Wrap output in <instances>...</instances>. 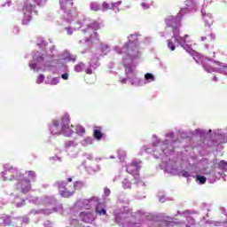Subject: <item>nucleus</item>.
Here are the masks:
<instances>
[{
  "label": "nucleus",
  "instance_id": "f257e3e1",
  "mask_svg": "<svg viewBox=\"0 0 227 227\" xmlns=\"http://www.w3.org/2000/svg\"><path fill=\"white\" fill-rule=\"evenodd\" d=\"M72 181L73 179L69 177L67 181H59L57 183L59 193L62 198H71L75 194L79 182H75L74 184H68Z\"/></svg>",
  "mask_w": 227,
  "mask_h": 227
},
{
  "label": "nucleus",
  "instance_id": "f03ea898",
  "mask_svg": "<svg viewBox=\"0 0 227 227\" xmlns=\"http://www.w3.org/2000/svg\"><path fill=\"white\" fill-rule=\"evenodd\" d=\"M141 169V160H133L127 166V171L133 176V184H139L141 178L139 177V171Z\"/></svg>",
  "mask_w": 227,
  "mask_h": 227
},
{
  "label": "nucleus",
  "instance_id": "7ed1b4c3",
  "mask_svg": "<svg viewBox=\"0 0 227 227\" xmlns=\"http://www.w3.org/2000/svg\"><path fill=\"white\" fill-rule=\"evenodd\" d=\"M60 134H63V136H66V137H70V136H72V134H74V130L72 129H70V116L69 115H64L62 117Z\"/></svg>",
  "mask_w": 227,
  "mask_h": 227
},
{
  "label": "nucleus",
  "instance_id": "20e7f679",
  "mask_svg": "<svg viewBox=\"0 0 227 227\" xmlns=\"http://www.w3.org/2000/svg\"><path fill=\"white\" fill-rule=\"evenodd\" d=\"M5 170L4 172V180L12 181L15 179V176L19 175V171H17V168H14L13 167L8 168V166H4Z\"/></svg>",
  "mask_w": 227,
  "mask_h": 227
},
{
  "label": "nucleus",
  "instance_id": "39448f33",
  "mask_svg": "<svg viewBox=\"0 0 227 227\" xmlns=\"http://www.w3.org/2000/svg\"><path fill=\"white\" fill-rule=\"evenodd\" d=\"M16 189L20 190L23 194L31 191V182L27 179L21 180L17 185Z\"/></svg>",
  "mask_w": 227,
  "mask_h": 227
},
{
  "label": "nucleus",
  "instance_id": "423d86ee",
  "mask_svg": "<svg viewBox=\"0 0 227 227\" xmlns=\"http://www.w3.org/2000/svg\"><path fill=\"white\" fill-rule=\"evenodd\" d=\"M92 27L94 29L93 32L89 35V37L85 38V42L87 43L91 42L93 38H96V40H100V36L98 35V33H97V29H100V25L98 22L92 23Z\"/></svg>",
  "mask_w": 227,
  "mask_h": 227
},
{
  "label": "nucleus",
  "instance_id": "0eeeda50",
  "mask_svg": "<svg viewBox=\"0 0 227 227\" xmlns=\"http://www.w3.org/2000/svg\"><path fill=\"white\" fill-rule=\"evenodd\" d=\"M60 5L65 13H67V15H72V10L74 9V3L69 2L67 0H62L60 2Z\"/></svg>",
  "mask_w": 227,
  "mask_h": 227
},
{
  "label": "nucleus",
  "instance_id": "6e6552de",
  "mask_svg": "<svg viewBox=\"0 0 227 227\" xmlns=\"http://www.w3.org/2000/svg\"><path fill=\"white\" fill-rule=\"evenodd\" d=\"M26 10L28 11V14H25L22 24L23 26H29V24H31V21L33 20V17L31 16V13L33 12V4L27 5Z\"/></svg>",
  "mask_w": 227,
  "mask_h": 227
},
{
  "label": "nucleus",
  "instance_id": "1a4fd4ad",
  "mask_svg": "<svg viewBox=\"0 0 227 227\" xmlns=\"http://www.w3.org/2000/svg\"><path fill=\"white\" fill-rule=\"evenodd\" d=\"M93 201L97 202V206H96V214H98V215H106V214H107V212L106 211V209L104 208H100V205L101 203L98 202V199L94 197L92 199H90V200L89 201V203L91 205V203H93Z\"/></svg>",
  "mask_w": 227,
  "mask_h": 227
},
{
  "label": "nucleus",
  "instance_id": "9d476101",
  "mask_svg": "<svg viewBox=\"0 0 227 227\" xmlns=\"http://www.w3.org/2000/svg\"><path fill=\"white\" fill-rule=\"evenodd\" d=\"M50 130L53 136L61 135V129H59V121H53V124L51 126Z\"/></svg>",
  "mask_w": 227,
  "mask_h": 227
},
{
  "label": "nucleus",
  "instance_id": "9b49d317",
  "mask_svg": "<svg viewBox=\"0 0 227 227\" xmlns=\"http://www.w3.org/2000/svg\"><path fill=\"white\" fill-rule=\"evenodd\" d=\"M202 20L206 27H210L214 24V20L212 19V14H203Z\"/></svg>",
  "mask_w": 227,
  "mask_h": 227
},
{
  "label": "nucleus",
  "instance_id": "f8f14e48",
  "mask_svg": "<svg viewBox=\"0 0 227 227\" xmlns=\"http://www.w3.org/2000/svg\"><path fill=\"white\" fill-rule=\"evenodd\" d=\"M132 183L134 184V179H129V178H125L123 181H122V187L124 189H130V187H132Z\"/></svg>",
  "mask_w": 227,
  "mask_h": 227
},
{
  "label": "nucleus",
  "instance_id": "ddd939ff",
  "mask_svg": "<svg viewBox=\"0 0 227 227\" xmlns=\"http://www.w3.org/2000/svg\"><path fill=\"white\" fill-rule=\"evenodd\" d=\"M86 68V65L82 62H80L79 64L74 66V71H76L78 74L82 72Z\"/></svg>",
  "mask_w": 227,
  "mask_h": 227
},
{
  "label": "nucleus",
  "instance_id": "4468645a",
  "mask_svg": "<svg viewBox=\"0 0 227 227\" xmlns=\"http://www.w3.org/2000/svg\"><path fill=\"white\" fill-rule=\"evenodd\" d=\"M104 134L102 133V131H100V129H94L93 131V137L95 139H97L98 141H100V139H102Z\"/></svg>",
  "mask_w": 227,
  "mask_h": 227
},
{
  "label": "nucleus",
  "instance_id": "2eb2a0df",
  "mask_svg": "<svg viewBox=\"0 0 227 227\" xmlns=\"http://www.w3.org/2000/svg\"><path fill=\"white\" fill-rule=\"evenodd\" d=\"M173 34L174 42H176V43H179V45L184 47V44L182 43V42H180V39H178V34H176V30H174Z\"/></svg>",
  "mask_w": 227,
  "mask_h": 227
},
{
  "label": "nucleus",
  "instance_id": "dca6fc26",
  "mask_svg": "<svg viewBox=\"0 0 227 227\" xmlns=\"http://www.w3.org/2000/svg\"><path fill=\"white\" fill-rule=\"evenodd\" d=\"M218 168H219V169H222L223 171H226L227 170V162L224 160H221L218 163Z\"/></svg>",
  "mask_w": 227,
  "mask_h": 227
},
{
  "label": "nucleus",
  "instance_id": "f3484780",
  "mask_svg": "<svg viewBox=\"0 0 227 227\" xmlns=\"http://www.w3.org/2000/svg\"><path fill=\"white\" fill-rule=\"evenodd\" d=\"M90 9L93 11V12H98V10H100V4H97V3H92L90 4Z\"/></svg>",
  "mask_w": 227,
  "mask_h": 227
},
{
  "label": "nucleus",
  "instance_id": "a211bd4d",
  "mask_svg": "<svg viewBox=\"0 0 227 227\" xmlns=\"http://www.w3.org/2000/svg\"><path fill=\"white\" fill-rule=\"evenodd\" d=\"M145 79L146 81H155V76H153V74H152V73H147L145 74Z\"/></svg>",
  "mask_w": 227,
  "mask_h": 227
},
{
  "label": "nucleus",
  "instance_id": "6ab92c4d",
  "mask_svg": "<svg viewBox=\"0 0 227 227\" xmlns=\"http://www.w3.org/2000/svg\"><path fill=\"white\" fill-rule=\"evenodd\" d=\"M197 180L200 182V184H207V177L204 176H197Z\"/></svg>",
  "mask_w": 227,
  "mask_h": 227
},
{
  "label": "nucleus",
  "instance_id": "aec40b11",
  "mask_svg": "<svg viewBox=\"0 0 227 227\" xmlns=\"http://www.w3.org/2000/svg\"><path fill=\"white\" fill-rule=\"evenodd\" d=\"M167 43H168V49H170V51H175L176 49V47L175 46V43H173V42H171V40H168Z\"/></svg>",
  "mask_w": 227,
  "mask_h": 227
},
{
  "label": "nucleus",
  "instance_id": "412c9836",
  "mask_svg": "<svg viewBox=\"0 0 227 227\" xmlns=\"http://www.w3.org/2000/svg\"><path fill=\"white\" fill-rule=\"evenodd\" d=\"M86 132V129L82 126H78L76 128V134H84Z\"/></svg>",
  "mask_w": 227,
  "mask_h": 227
},
{
  "label": "nucleus",
  "instance_id": "4be33fe9",
  "mask_svg": "<svg viewBox=\"0 0 227 227\" xmlns=\"http://www.w3.org/2000/svg\"><path fill=\"white\" fill-rule=\"evenodd\" d=\"M187 38H189V35H185L184 36H180L179 41L184 45V43H187Z\"/></svg>",
  "mask_w": 227,
  "mask_h": 227
},
{
  "label": "nucleus",
  "instance_id": "5701e85b",
  "mask_svg": "<svg viewBox=\"0 0 227 227\" xmlns=\"http://www.w3.org/2000/svg\"><path fill=\"white\" fill-rule=\"evenodd\" d=\"M27 175L32 180H34V178H36V173H35V171L33 170H28Z\"/></svg>",
  "mask_w": 227,
  "mask_h": 227
},
{
  "label": "nucleus",
  "instance_id": "b1692460",
  "mask_svg": "<svg viewBox=\"0 0 227 227\" xmlns=\"http://www.w3.org/2000/svg\"><path fill=\"white\" fill-rule=\"evenodd\" d=\"M43 79H45V78L43 77V74H40V75L37 77L36 83H37V84H42V82H43Z\"/></svg>",
  "mask_w": 227,
  "mask_h": 227
},
{
  "label": "nucleus",
  "instance_id": "393cba45",
  "mask_svg": "<svg viewBox=\"0 0 227 227\" xmlns=\"http://www.w3.org/2000/svg\"><path fill=\"white\" fill-rule=\"evenodd\" d=\"M182 176L184 177V178H189V176H191V174H189L187 171L185 170H183L182 171Z\"/></svg>",
  "mask_w": 227,
  "mask_h": 227
},
{
  "label": "nucleus",
  "instance_id": "a878e982",
  "mask_svg": "<svg viewBox=\"0 0 227 227\" xmlns=\"http://www.w3.org/2000/svg\"><path fill=\"white\" fill-rule=\"evenodd\" d=\"M85 74H87L88 75H91V74H93V70H91V67H87L85 69Z\"/></svg>",
  "mask_w": 227,
  "mask_h": 227
},
{
  "label": "nucleus",
  "instance_id": "bb28decb",
  "mask_svg": "<svg viewBox=\"0 0 227 227\" xmlns=\"http://www.w3.org/2000/svg\"><path fill=\"white\" fill-rule=\"evenodd\" d=\"M102 7H103V10H109V4H107L106 2H104L102 4Z\"/></svg>",
  "mask_w": 227,
  "mask_h": 227
},
{
  "label": "nucleus",
  "instance_id": "cd10ccee",
  "mask_svg": "<svg viewBox=\"0 0 227 227\" xmlns=\"http://www.w3.org/2000/svg\"><path fill=\"white\" fill-rule=\"evenodd\" d=\"M58 82H59V81L57 78H54L51 80V86H56V84H58Z\"/></svg>",
  "mask_w": 227,
  "mask_h": 227
},
{
  "label": "nucleus",
  "instance_id": "c85d7f7f",
  "mask_svg": "<svg viewBox=\"0 0 227 227\" xmlns=\"http://www.w3.org/2000/svg\"><path fill=\"white\" fill-rule=\"evenodd\" d=\"M80 215H83V217H91V213L82 212L80 213Z\"/></svg>",
  "mask_w": 227,
  "mask_h": 227
},
{
  "label": "nucleus",
  "instance_id": "c756f323",
  "mask_svg": "<svg viewBox=\"0 0 227 227\" xmlns=\"http://www.w3.org/2000/svg\"><path fill=\"white\" fill-rule=\"evenodd\" d=\"M175 17H170L168 19L166 20V24H168V26L171 24V20H175Z\"/></svg>",
  "mask_w": 227,
  "mask_h": 227
},
{
  "label": "nucleus",
  "instance_id": "7c9ffc66",
  "mask_svg": "<svg viewBox=\"0 0 227 227\" xmlns=\"http://www.w3.org/2000/svg\"><path fill=\"white\" fill-rule=\"evenodd\" d=\"M141 6L144 8V10H148V8H150V5L146 3H142Z\"/></svg>",
  "mask_w": 227,
  "mask_h": 227
},
{
  "label": "nucleus",
  "instance_id": "2f4dec72",
  "mask_svg": "<svg viewBox=\"0 0 227 227\" xmlns=\"http://www.w3.org/2000/svg\"><path fill=\"white\" fill-rule=\"evenodd\" d=\"M66 29H67V35H73L74 30H72V27H67Z\"/></svg>",
  "mask_w": 227,
  "mask_h": 227
},
{
  "label": "nucleus",
  "instance_id": "473e14b6",
  "mask_svg": "<svg viewBox=\"0 0 227 227\" xmlns=\"http://www.w3.org/2000/svg\"><path fill=\"white\" fill-rule=\"evenodd\" d=\"M29 67H30L31 70H35L36 69V64H35V63H30Z\"/></svg>",
  "mask_w": 227,
  "mask_h": 227
},
{
  "label": "nucleus",
  "instance_id": "72a5a7b5",
  "mask_svg": "<svg viewBox=\"0 0 227 227\" xmlns=\"http://www.w3.org/2000/svg\"><path fill=\"white\" fill-rule=\"evenodd\" d=\"M61 77H62V79H64V81H67V80H68V74H67V73L63 74L61 75Z\"/></svg>",
  "mask_w": 227,
  "mask_h": 227
},
{
  "label": "nucleus",
  "instance_id": "f704fd0d",
  "mask_svg": "<svg viewBox=\"0 0 227 227\" xmlns=\"http://www.w3.org/2000/svg\"><path fill=\"white\" fill-rule=\"evenodd\" d=\"M84 35H91V30H83Z\"/></svg>",
  "mask_w": 227,
  "mask_h": 227
},
{
  "label": "nucleus",
  "instance_id": "c9c22d12",
  "mask_svg": "<svg viewBox=\"0 0 227 227\" xmlns=\"http://www.w3.org/2000/svg\"><path fill=\"white\" fill-rule=\"evenodd\" d=\"M119 4H121V1L113 4V6H118Z\"/></svg>",
  "mask_w": 227,
  "mask_h": 227
},
{
  "label": "nucleus",
  "instance_id": "e433bc0d",
  "mask_svg": "<svg viewBox=\"0 0 227 227\" xmlns=\"http://www.w3.org/2000/svg\"><path fill=\"white\" fill-rule=\"evenodd\" d=\"M121 82L122 84H127V79H122V80L121 81Z\"/></svg>",
  "mask_w": 227,
  "mask_h": 227
},
{
  "label": "nucleus",
  "instance_id": "4c0bfd02",
  "mask_svg": "<svg viewBox=\"0 0 227 227\" xmlns=\"http://www.w3.org/2000/svg\"><path fill=\"white\" fill-rule=\"evenodd\" d=\"M105 192H106V194H111V190L106 189V190H105Z\"/></svg>",
  "mask_w": 227,
  "mask_h": 227
},
{
  "label": "nucleus",
  "instance_id": "58836bf2",
  "mask_svg": "<svg viewBox=\"0 0 227 227\" xmlns=\"http://www.w3.org/2000/svg\"><path fill=\"white\" fill-rule=\"evenodd\" d=\"M103 51H107L109 49V46L106 45V46H103Z\"/></svg>",
  "mask_w": 227,
  "mask_h": 227
},
{
  "label": "nucleus",
  "instance_id": "ea45409f",
  "mask_svg": "<svg viewBox=\"0 0 227 227\" xmlns=\"http://www.w3.org/2000/svg\"><path fill=\"white\" fill-rule=\"evenodd\" d=\"M210 37H211L212 40H214V38H215V35L210 33Z\"/></svg>",
  "mask_w": 227,
  "mask_h": 227
},
{
  "label": "nucleus",
  "instance_id": "a19ab883",
  "mask_svg": "<svg viewBox=\"0 0 227 227\" xmlns=\"http://www.w3.org/2000/svg\"><path fill=\"white\" fill-rule=\"evenodd\" d=\"M200 40H201L202 42H205V40H207V37L202 36V37H200Z\"/></svg>",
  "mask_w": 227,
  "mask_h": 227
},
{
  "label": "nucleus",
  "instance_id": "79ce46f5",
  "mask_svg": "<svg viewBox=\"0 0 227 227\" xmlns=\"http://www.w3.org/2000/svg\"><path fill=\"white\" fill-rule=\"evenodd\" d=\"M214 79H215V81H217V77L215 76Z\"/></svg>",
  "mask_w": 227,
  "mask_h": 227
},
{
  "label": "nucleus",
  "instance_id": "37998d69",
  "mask_svg": "<svg viewBox=\"0 0 227 227\" xmlns=\"http://www.w3.org/2000/svg\"><path fill=\"white\" fill-rule=\"evenodd\" d=\"M72 61L74 63V61H75V59H72Z\"/></svg>",
  "mask_w": 227,
  "mask_h": 227
}]
</instances>
